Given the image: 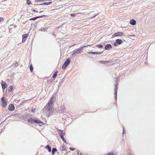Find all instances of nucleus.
I'll list each match as a JSON object with an SVG mask.
<instances>
[{
  "mask_svg": "<svg viewBox=\"0 0 155 155\" xmlns=\"http://www.w3.org/2000/svg\"><path fill=\"white\" fill-rule=\"evenodd\" d=\"M54 97L53 95L51 97L48 102L44 108L43 111L45 113H46L48 114H50L51 110H52L51 106L53 104Z\"/></svg>",
  "mask_w": 155,
  "mask_h": 155,
  "instance_id": "nucleus-1",
  "label": "nucleus"
},
{
  "mask_svg": "<svg viewBox=\"0 0 155 155\" xmlns=\"http://www.w3.org/2000/svg\"><path fill=\"white\" fill-rule=\"evenodd\" d=\"M28 121L33 124L36 123L38 124L40 126L45 124L43 122L36 118L30 117L28 119Z\"/></svg>",
  "mask_w": 155,
  "mask_h": 155,
  "instance_id": "nucleus-2",
  "label": "nucleus"
},
{
  "mask_svg": "<svg viewBox=\"0 0 155 155\" xmlns=\"http://www.w3.org/2000/svg\"><path fill=\"white\" fill-rule=\"evenodd\" d=\"M71 61V59L68 58L66 60L62 66V68L63 69H65L66 67L69 64Z\"/></svg>",
  "mask_w": 155,
  "mask_h": 155,
  "instance_id": "nucleus-3",
  "label": "nucleus"
},
{
  "mask_svg": "<svg viewBox=\"0 0 155 155\" xmlns=\"http://www.w3.org/2000/svg\"><path fill=\"white\" fill-rule=\"evenodd\" d=\"M86 46H84L81 47L79 49H77L74 51V54H78L82 52L84 48L86 47Z\"/></svg>",
  "mask_w": 155,
  "mask_h": 155,
  "instance_id": "nucleus-4",
  "label": "nucleus"
},
{
  "mask_svg": "<svg viewBox=\"0 0 155 155\" xmlns=\"http://www.w3.org/2000/svg\"><path fill=\"white\" fill-rule=\"evenodd\" d=\"M2 101L1 105L2 107H6L7 104V101L4 97H2L1 98Z\"/></svg>",
  "mask_w": 155,
  "mask_h": 155,
  "instance_id": "nucleus-5",
  "label": "nucleus"
},
{
  "mask_svg": "<svg viewBox=\"0 0 155 155\" xmlns=\"http://www.w3.org/2000/svg\"><path fill=\"white\" fill-rule=\"evenodd\" d=\"M124 35V33L122 32H118L114 34L112 36V38H114L115 37L123 36Z\"/></svg>",
  "mask_w": 155,
  "mask_h": 155,
  "instance_id": "nucleus-6",
  "label": "nucleus"
},
{
  "mask_svg": "<svg viewBox=\"0 0 155 155\" xmlns=\"http://www.w3.org/2000/svg\"><path fill=\"white\" fill-rule=\"evenodd\" d=\"M123 43V41L122 40L120 39H117L116 40L115 42L114 43V45L115 46H117V44L120 45Z\"/></svg>",
  "mask_w": 155,
  "mask_h": 155,
  "instance_id": "nucleus-7",
  "label": "nucleus"
},
{
  "mask_svg": "<svg viewBox=\"0 0 155 155\" xmlns=\"http://www.w3.org/2000/svg\"><path fill=\"white\" fill-rule=\"evenodd\" d=\"M1 85L3 89H5L7 87V84L6 83L3 81H2L1 82Z\"/></svg>",
  "mask_w": 155,
  "mask_h": 155,
  "instance_id": "nucleus-8",
  "label": "nucleus"
},
{
  "mask_svg": "<svg viewBox=\"0 0 155 155\" xmlns=\"http://www.w3.org/2000/svg\"><path fill=\"white\" fill-rule=\"evenodd\" d=\"M28 34H26L23 35L22 42H24L25 41L26 38L28 37Z\"/></svg>",
  "mask_w": 155,
  "mask_h": 155,
  "instance_id": "nucleus-9",
  "label": "nucleus"
},
{
  "mask_svg": "<svg viewBox=\"0 0 155 155\" xmlns=\"http://www.w3.org/2000/svg\"><path fill=\"white\" fill-rule=\"evenodd\" d=\"M15 108V107L14 106V105L12 104H10V105L9 106L8 109L9 110H11V111H13L14 110Z\"/></svg>",
  "mask_w": 155,
  "mask_h": 155,
  "instance_id": "nucleus-10",
  "label": "nucleus"
},
{
  "mask_svg": "<svg viewBox=\"0 0 155 155\" xmlns=\"http://www.w3.org/2000/svg\"><path fill=\"white\" fill-rule=\"evenodd\" d=\"M58 134L60 137L63 136L65 134V133H64V131L61 130H58Z\"/></svg>",
  "mask_w": 155,
  "mask_h": 155,
  "instance_id": "nucleus-11",
  "label": "nucleus"
},
{
  "mask_svg": "<svg viewBox=\"0 0 155 155\" xmlns=\"http://www.w3.org/2000/svg\"><path fill=\"white\" fill-rule=\"evenodd\" d=\"M112 46L110 44H107L105 46V49L106 50H108L112 48Z\"/></svg>",
  "mask_w": 155,
  "mask_h": 155,
  "instance_id": "nucleus-12",
  "label": "nucleus"
},
{
  "mask_svg": "<svg viewBox=\"0 0 155 155\" xmlns=\"http://www.w3.org/2000/svg\"><path fill=\"white\" fill-rule=\"evenodd\" d=\"M130 23L132 25H135L136 24V21L135 20L133 19H132L130 20Z\"/></svg>",
  "mask_w": 155,
  "mask_h": 155,
  "instance_id": "nucleus-13",
  "label": "nucleus"
},
{
  "mask_svg": "<svg viewBox=\"0 0 155 155\" xmlns=\"http://www.w3.org/2000/svg\"><path fill=\"white\" fill-rule=\"evenodd\" d=\"M43 16H45V15H42V16H37L36 17H35L33 18H31V19H30L29 20H35L36 19L38 18H41Z\"/></svg>",
  "mask_w": 155,
  "mask_h": 155,
  "instance_id": "nucleus-14",
  "label": "nucleus"
},
{
  "mask_svg": "<svg viewBox=\"0 0 155 155\" xmlns=\"http://www.w3.org/2000/svg\"><path fill=\"white\" fill-rule=\"evenodd\" d=\"M111 62V61H99V62L101 64H105L106 63H108L109 62Z\"/></svg>",
  "mask_w": 155,
  "mask_h": 155,
  "instance_id": "nucleus-15",
  "label": "nucleus"
},
{
  "mask_svg": "<svg viewBox=\"0 0 155 155\" xmlns=\"http://www.w3.org/2000/svg\"><path fill=\"white\" fill-rule=\"evenodd\" d=\"M45 148L49 152H51V147L49 145H47L45 147Z\"/></svg>",
  "mask_w": 155,
  "mask_h": 155,
  "instance_id": "nucleus-16",
  "label": "nucleus"
},
{
  "mask_svg": "<svg viewBox=\"0 0 155 155\" xmlns=\"http://www.w3.org/2000/svg\"><path fill=\"white\" fill-rule=\"evenodd\" d=\"M58 73V71L57 70V71H55L53 75V78H55V77L57 76Z\"/></svg>",
  "mask_w": 155,
  "mask_h": 155,
  "instance_id": "nucleus-17",
  "label": "nucleus"
},
{
  "mask_svg": "<svg viewBox=\"0 0 155 155\" xmlns=\"http://www.w3.org/2000/svg\"><path fill=\"white\" fill-rule=\"evenodd\" d=\"M52 3V2H45L41 4V5H50V4H51Z\"/></svg>",
  "mask_w": 155,
  "mask_h": 155,
  "instance_id": "nucleus-18",
  "label": "nucleus"
},
{
  "mask_svg": "<svg viewBox=\"0 0 155 155\" xmlns=\"http://www.w3.org/2000/svg\"><path fill=\"white\" fill-rule=\"evenodd\" d=\"M81 14V13H77L72 14H71L70 15H71V17H74V16L77 15L78 14Z\"/></svg>",
  "mask_w": 155,
  "mask_h": 155,
  "instance_id": "nucleus-19",
  "label": "nucleus"
},
{
  "mask_svg": "<svg viewBox=\"0 0 155 155\" xmlns=\"http://www.w3.org/2000/svg\"><path fill=\"white\" fill-rule=\"evenodd\" d=\"M117 90H114V95L115 96V98L116 100H117Z\"/></svg>",
  "mask_w": 155,
  "mask_h": 155,
  "instance_id": "nucleus-20",
  "label": "nucleus"
},
{
  "mask_svg": "<svg viewBox=\"0 0 155 155\" xmlns=\"http://www.w3.org/2000/svg\"><path fill=\"white\" fill-rule=\"evenodd\" d=\"M26 1L27 5H31L32 4L31 1L30 0H26Z\"/></svg>",
  "mask_w": 155,
  "mask_h": 155,
  "instance_id": "nucleus-21",
  "label": "nucleus"
},
{
  "mask_svg": "<svg viewBox=\"0 0 155 155\" xmlns=\"http://www.w3.org/2000/svg\"><path fill=\"white\" fill-rule=\"evenodd\" d=\"M75 155H80L79 154V151L78 150L75 151L74 152Z\"/></svg>",
  "mask_w": 155,
  "mask_h": 155,
  "instance_id": "nucleus-22",
  "label": "nucleus"
},
{
  "mask_svg": "<svg viewBox=\"0 0 155 155\" xmlns=\"http://www.w3.org/2000/svg\"><path fill=\"white\" fill-rule=\"evenodd\" d=\"M96 46L99 48H102L103 47V46L100 44L97 45Z\"/></svg>",
  "mask_w": 155,
  "mask_h": 155,
  "instance_id": "nucleus-23",
  "label": "nucleus"
},
{
  "mask_svg": "<svg viewBox=\"0 0 155 155\" xmlns=\"http://www.w3.org/2000/svg\"><path fill=\"white\" fill-rule=\"evenodd\" d=\"M116 154L115 153H114L113 152H111L108 153L107 155L105 154L104 155H116Z\"/></svg>",
  "mask_w": 155,
  "mask_h": 155,
  "instance_id": "nucleus-24",
  "label": "nucleus"
},
{
  "mask_svg": "<svg viewBox=\"0 0 155 155\" xmlns=\"http://www.w3.org/2000/svg\"><path fill=\"white\" fill-rule=\"evenodd\" d=\"M13 89V87L12 86H10L8 88V91H11Z\"/></svg>",
  "mask_w": 155,
  "mask_h": 155,
  "instance_id": "nucleus-25",
  "label": "nucleus"
},
{
  "mask_svg": "<svg viewBox=\"0 0 155 155\" xmlns=\"http://www.w3.org/2000/svg\"><path fill=\"white\" fill-rule=\"evenodd\" d=\"M30 69L31 72H32L33 71V67L31 64L30 66Z\"/></svg>",
  "mask_w": 155,
  "mask_h": 155,
  "instance_id": "nucleus-26",
  "label": "nucleus"
},
{
  "mask_svg": "<svg viewBox=\"0 0 155 155\" xmlns=\"http://www.w3.org/2000/svg\"><path fill=\"white\" fill-rule=\"evenodd\" d=\"M60 137L62 140L64 142L66 143V140L64 139V137L63 136L61 137Z\"/></svg>",
  "mask_w": 155,
  "mask_h": 155,
  "instance_id": "nucleus-27",
  "label": "nucleus"
},
{
  "mask_svg": "<svg viewBox=\"0 0 155 155\" xmlns=\"http://www.w3.org/2000/svg\"><path fill=\"white\" fill-rule=\"evenodd\" d=\"M45 1V0H35V2H43Z\"/></svg>",
  "mask_w": 155,
  "mask_h": 155,
  "instance_id": "nucleus-28",
  "label": "nucleus"
},
{
  "mask_svg": "<svg viewBox=\"0 0 155 155\" xmlns=\"http://www.w3.org/2000/svg\"><path fill=\"white\" fill-rule=\"evenodd\" d=\"M118 86L117 84H115V85L114 90H117Z\"/></svg>",
  "mask_w": 155,
  "mask_h": 155,
  "instance_id": "nucleus-29",
  "label": "nucleus"
},
{
  "mask_svg": "<svg viewBox=\"0 0 155 155\" xmlns=\"http://www.w3.org/2000/svg\"><path fill=\"white\" fill-rule=\"evenodd\" d=\"M92 54H101V52H91Z\"/></svg>",
  "mask_w": 155,
  "mask_h": 155,
  "instance_id": "nucleus-30",
  "label": "nucleus"
},
{
  "mask_svg": "<svg viewBox=\"0 0 155 155\" xmlns=\"http://www.w3.org/2000/svg\"><path fill=\"white\" fill-rule=\"evenodd\" d=\"M13 64L15 66H17L19 64L18 62H16L14 63Z\"/></svg>",
  "mask_w": 155,
  "mask_h": 155,
  "instance_id": "nucleus-31",
  "label": "nucleus"
},
{
  "mask_svg": "<svg viewBox=\"0 0 155 155\" xmlns=\"http://www.w3.org/2000/svg\"><path fill=\"white\" fill-rule=\"evenodd\" d=\"M4 21V19L3 18H2V17L0 18V23L1 22Z\"/></svg>",
  "mask_w": 155,
  "mask_h": 155,
  "instance_id": "nucleus-32",
  "label": "nucleus"
},
{
  "mask_svg": "<svg viewBox=\"0 0 155 155\" xmlns=\"http://www.w3.org/2000/svg\"><path fill=\"white\" fill-rule=\"evenodd\" d=\"M57 149L55 148H53L52 150L53 152H56L57 151Z\"/></svg>",
  "mask_w": 155,
  "mask_h": 155,
  "instance_id": "nucleus-33",
  "label": "nucleus"
},
{
  "mask_svg": "<svg viewBox=\"0 0 155 155\" xmlns=\"http://www.w3.org/2000/svg\"><path fill=\"white\" fill-rule=\"evenodd\" d=\"M67 150V149L65 147H62V151H66Z\"/></svg>",
  "mask_w": 155,
  "mask_h": 155,
  "instance_id": "nucleus-34",
  "label": "nucleus"
},
{
  "mask_svg": "<svg viewBox=\"0 0 155 155\" xmlns=\"http://www.w3.org/2000/svg\"><path fill=\"white\" fill-rule=\"evenodd\" d=\"M70 149L71 151H74L75 150V149L73 148H70Z\"/></svg>",
  "mask_w": 155,
  "mask_h": 155,
  "instance_id": "nucleus-35",
  "label": "nucleus"
},
{
  "mask_svg": "<svg viewBox=\"0 0 155 155\" xmlns=\"http://www.w3.org/2000/svg\"><path fill=\"white\" fill-rule=\"evenodd\" d=\"M35 110H36V109L35 108L33 109H32L31 110V112H35Z\"/></svg>",
  "mask_w": 155,
  "mask_h": 155,
  "instance_id": "nucleus-36",
  "label": "nucleus"
},
{
  "mask_svg": "<svg viewBox=\"0 0 155 155\" xmlns=\"http://www.w3.org/2000/svg\"><path fill=\"white\" fill-rule=\"evenodd\" d=\"M32 11L33 12H36V13L38 12L37 11H36L35 10H33Z\"/></svg>",
  "mask_w": 155,
  "mask_h": 155,
  "instance_id": "nucleus-37",
  "label": "nucleus"
},
{
  "mask_svg": "<svg viewBox=\"0 0 155 155\" xmlns=\"http://www.w3.org/2000/svg\"><path fill=\"white\" fill-rule=\"evenodd\" d=\"M52 154H54V152H53V151H52Z\"/></svg>",
  "mask_w": 155,
  "mask_h": 155,
  "instance_id": "nucleus-38",
  "label": "nucleus"
},
{
  "mask_svg": "<svg viewBox=\"0 0 155 155\" xmlns=\"http://www.w3.org/2000/svg\"><path fill=\"white\" fill-rule=\"evenodd\" d=\"M43 12V11H41L40 12H39L40 13H41L42 12Z\"/></svg>",
  "mask_w": 155,
  "mask_h": 155,
  "instance_id": "nucleus-39",
  "label": "nucleus"
},
{
  "mask_svg": "<svg viewBox=\"0 0 155 155\" xmlns=\"http://www.w3.org/2000/svg\"><path fill=\"white\" fill-rule=\"evenodd\" d=\"M90 46L89 45H88L87 46Z\"/></svg>",
  "mask_w": 155,
  "mask_h": 155,
  "instance_id": "nucleus-40",
  "label": "nucleus"
}]
</instances>
